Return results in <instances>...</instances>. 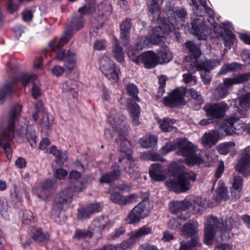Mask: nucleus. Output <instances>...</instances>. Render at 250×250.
<instances>
[{
  "instance_id": "14",
  "label": "nucleus",
  "mask_w": 250,
  "mask_h": 250,
  "mask_svg": "<svg viewBox=\"0 0 250 250\" xmlns=\"http://www.w3.org/2000/svg\"><path fill=\"white\" fill-rule=\"evenodd\" d=\"M229 108L228 104L225 102L216 104H207L204 107L208 117L216 119L223 118Z\"/></svg>"
},
{
  "instance_id": "15",
  "label": "nucleus",
  "mask_w": 250,
  "mask_h": 250,
  "mask_svg": "<svg viewBox=\"0 0 250 250\" xmlns=\"http://www.w3.org/2000/svg\"><path fill=\"white\" fill-rule=\"evenodd\" d=\"M18 81L25 87L30 84H32L31 92L34 99L38 98L42 95L41 83L37 79V75L23 73L21 74Z\"/></svg>"
},
{
  "instance_id": "49",
  "label": "nucleus",
  "mask_w": 250,
  "mask_h": 250,
  "mask_svg": "<svg viewBox=\"0 0 250 250\" xmlns=\"http://www.w3.org/2000/svg\"><path fill=\"white\" fill-rule=\"evenodd\" d=\"M84 20L82 16L74 18L71 23V27L73 30H78L82 28L84 25Z\"/></svg>"
},
{
  "instance_id": "13",
  "label": "nucleus",
  "mask_w": 250,
  "mask_h": 250,
  "mask_svg": "<svg viewBox=\"0 0 250 250\" xmlns=\"http://www.w3.org/2000/svg\"><path fill=\"white\" fill-rule=\"evenodd\" d=\"M127 54L134 62L137 64L141 62L146 68H154L158 64L157 55L152 51H148L139 55L135 50L133 52H128Z\"/></svg>"
},
{
  "instance_id": "37",
  "label": "nucleus",
  "mask_w": 250,
  "mask_h": 250,
  "mask_svg": "<svg viewBox=\"0 0 250 250\" xmlns=\"http://www.w3.org/2000/svg\"><path fill=\"white\" fill-rule=\"evenodd\" d=\"M242 65L240 63L237 62L228 63L224 64L221 68L220 71L218 73L219 75L226 74L229 72L236 71L241 69Z\"/></svg>"
},
{
  "instance_id": "34",
  "label": "nucleus",
  "mask_w": 250,
  "mask_h": 250,
  "mask_svg": "<svg viewBox=\"0 0 250 250\" xmlns=\"http://www.w3.org/2000/svg\"><path fill=\"white\" fill-rule=\"evenodd\" d=\"M128 108L133 123L135 125L139 124L140 108L138 104L136 103H131L128 104Z\"/></svg>"
},
{
  "instance_id": "2",
  "label": "nucleus",
  "mask_w": 250,
  "mask_h": 250,
  "mask_svg": "<svg viewBox=\"0 0 250 250\" xmlns=\"http://www.w3.org/2000/svg\"><path fill=\"white\" fill-rule=\"evenodd\" d=\"M163 0H150L147 4L149 18L151 21L156 22L158 26L152 29L148 37L144 36L140 39L136 44L137 50H142L151 44H159L162 39L170 32V27L165 22V21L159 20L161 11L158 2H162Z\"/></svg>"
},
{
  "instance_id": "57",
  "label": "nucleus",
  "mask_w": 250,
  "mask_h": 250,
  "mask_svg": "<svg viewBox=\"0 0 250 250\" xmlns=\"http://www.w3.org/2000/svg\"><path fill=\"white\" fill-rule=\"evenodd\" d=\"M25 30L26 28L21 25H16L13 28L15 36L18 39L25 34Z\"/></svg>"
},
{
  "instance_id": "23",
  "label": "nucleus",
  "mask_w": 250,
  "mask_h": 250,
  "mask_svg": "<svg viewBox=\"0 0 250 250\" xmlns=\"http://www.w3.org/2000/svg\"><path fill=\"white\" fill-rule=\"evenodd\" d=\"M149 174L151 178L156 181H163L166 178L164 169L162 165L159 163L151 165Z\"/></svg>"
},
{
  "instance_id": "47",
  "label": "nucleus",
  "mask_w": 250,
  "mask_h": 250,
  "mask_svg": "<svg viewBox=\"0 0 250 250\" xmlns=\"http://www.w3.org/2000/svg\"><path fill=\"white\" fill-rule=\"evenodd\" d=\"M235 41L234 34L230 31H228L226 32V36L224 37V45L229 49Z\"/></svg>"
},
{
  "instance_id": "32",
  "label": "nucleus",
  "mask_w": 250,
  "mask_h": 250,
  "mask_svg": "<svg viewBox=\"0 0 250 250\" xmlns=\"http://www.w3.org/2000/svg\"><path fill=\"white\" fill-rule=\"evenodd\" d=\"M134 208L136 209L137 212L140 214V215L142 218H145L148 215L152 208V206L148 201L144 200L139 203Z\"/></svg>"
},
{
  "instance_id": "52",
  "label": "nucleus",
  "mask_w": 250,
  "mask_h": 250,
  "mask_svg": "<svg viewBox=\"0 0 250 250\" xmlns=\"http://www.w3.org/2000/svg\"><path fill=\"white\" fill-rule=\"evenodd\" d=\"M91 215L87 206L78 209L77 217L79 219L83 220L87 219L89 218Z\"/></svg>"
},
{
  "instance_id": "42",
  "label": "nucleus",
  "mask_w": 250,
  "mask_h": 250,
  "mask_svg": "<svg viewBox=\"0 0 250 250\" xmlns=\"http://www.w3.org/2000/svg\"><path fill=\"white\" fill-rule=\"evenodd\" d=\"M126 91L133 99L138 102H141V100L138 96L139 90L137 85L133 83H128L126 85Z\"/></svg>"
},
{
  "instance_id": "4",
  "label": "nucleus",
  "mask_w": 250,
  "mask_h": 250,
  "mask_svg": "<svg viewBox=\"0 0 250 250\" xmlns=\"http://www.w3.org/2000/svg\"><path fill=\"white\" fill-rule=\"evenodd\" d=\"M169 172L174 177H177L176 180H168L166 182V185L170 190L175 192H184L190 188L189 181H195L196 175L191 171H185V167L182 163L178 161L172 162L168 168Z\"/></svg>"
},
{
  "instance_id": "53",
  "label": "nucleus",
  "mask_w": 250,
  "mask_h": 250,
  "mask_svg": "<svg viewBox=\"0 0 250 250\" xmlns=\"http://www.w3.org/2000/svg\"><path fill=\"white\" fill-rule=\"evenodd\" d=\"M110 198L113 202L123 205L125 204V198L119 192H115L111 195Z\"/></svg>"
},
{
  "instance_id": "1",
  "label": "nucleus",
  "mask_w": 250,
  "mask_h": 250,
  "mask_svg": "<svg viewBox=\"0 0 250 250\" xmlns=\"http://www.w3.org/2000/svg\"><path fill=\"white\" fill-rule=\"evenodd\" d=\"M239 220L238 215L234 211L227 215L225 222L222 218L218 219L213 215L208 216L205 225V243L211 245L215 235L218 233L221 240H227L230 230L239 225Z\"/></svg>"
},
{
  "instance_id": "56",
  "label": "nucleus",
  "mask_w": 250,
  "mask_h": 250,
  "mask_svg": "<svg viewBox=\"0 0 250 250\" xmlns=\"http://www.w3.org/2000/svg\"><path fill=\"white\" fill-rule=\"evenodd\" d=\"M97 250H125V244L124 241L121 244L114 247L111 245H108L104 246L102 248Z\"/></svg>"
},
{
  "instance_id": "20",
  "label": "nucleus",
  "mask_w": 250,
  "mask_h": 250,
  "mask_svg": "<svg viewBox=\"0 0 250 250\" xmlns=\"http://www.w3.org/2000/svg\"><path fill=\"white\" fill-rule=\"evenodd\" d=\"M53 186L54 183L51 180L41 182L37 187L35 194L38 198L46 201L51 196Z\"/></svg>"
},
{
  "instance_id": "8",
  "label": "nucleus",
  "mask_w": 250,
  "mask_h": 250,
  "mask_svg": "<svg viewBox=\"0 0 250 250\" xmlns=\"http://www.w3.org/2000/svg\"><path fill=\"white\" fill-rule=\"evenodd\" d=\"M191 97L194 99L200 97V93L192 88L186 87L181 89H176L164 99V104L170 107H177L185 104L184 96Z\"/></svg>"
},
{
  "instance_id": "22",
  "label": "nucleus",
  "mask_w": 250,
  "mask_h": 250,
  "mask_svg": "<svg viewBox=\"0 0 250 250\" xmlns=\"http://www.w3.org/2000/svg\"><path fill=\"white\" fill-rule=\"evenodd\" d=\"M25 128L21 127V130L19 129V135L23 137L25 136L27 141L32 147H34L37 144V135L34 126L32 125H28L26 128V131L24 133Z\"/></svg>"
},
{
  "instance_id": "5",
  "label": "nucleus",
  "mask_w": 250,
  "mask_h": 250,
  "mask_svg": "<svg viewBox=\"0 0 250 250\" xmlns=\"http://www.w3.org/2000/svg\"><path fill=\"white\" fill-rule=\"evenodd\" d=\"M176 150V153L185 157L186 164L188 166L199 165L203 162L201 156L196 154V147L186 139H179L173 142L167 143L161 149V153L166 155Z\"/></svg>"
},
{
  "instance_id": "61",
  "label": "nucleus",
  "mask_w": 250,
  "mask_h": 250,
  "mask_svg": "<svg viewBox=\"0 0 250 250\" xmlns=\"http://www.w3.org/2000/svg\"><path fill=\"white\" fill-rule=\"evenodd\" d=\"M8 210L7 203L4 198L0 197V212L2 215H6Z\"/></svg>"
},
{
  "instance_id": "12",
  "label": "nucleus",
  "mask_w": 250,
  "mask_h": 250,
  "mask_svg": "<svg viewBox=\"0 0 250 250\" xmlns=\"http://www.w3.org/2000/svg\"><path fill=\"white\" fill-rule=\"evenodd\" d=\"M168 19L160 18L159 20H165V22L170 27L171 30L173 29H179L182 27L187 17V12L185 9L179 8L175 10L169 9L167 12Z\"/></svg>"
},
{
  "instance_id": "59",
  "label": "nucleus",
  "mask_w": 250,
  "mask_h": 250,
  "mask_svg": "<svg viewBox=\"0 0 250 250\" xmlns=\"http://www.w3.org/2000/svg\"><path fill=\"white\" fill-rule=\"evenodd\" d=\"M42 119L41 122V125L43 127H49L51 125L52 121L49 119L48 114L46 112L42 113Z\"/></svg>"
},
{
  "instance_id": "58",
  "label": "nucleus",
  "mask_w": 250,
  "mask_h": 250,
  "mask_svg": "<svg viewBox=\"0 0 250 250\" xmlns=\"http://www.w3.org/2000/svg\"><path fill=\"white\" fill-rule=\"evenodd\" d=\"M87 208L91 215L100 211L102 209V207L100 203H93L87 206Z\"/></svg>"
},
{
  "instance_id": "18",
  "label": "nucleus",
  "mask_w": 250,
  "mask_h": 250,
  "mask_svg": "<svg viewBox=\"0 0 250 250\" xmlns=\"http://www.w3.org/2000/svg\"><path fill=\"white\" fill-rule=\"evenodd\" d=\"M73 196V189L72 188H68L62 190L61 193L55 197L54 208L62 210L63 206L67 205L71 202Z\"/></svg>"
},
{
  "instance_id": "6",
  "label": "nucleus",
  "mask_w": 250,
  "mask_h": 250,
  "mask_svg": "<svg viewBox=\"0 0 250 250\" xmlns=\"http://www.w3.org/2000/svg\"><path fill=\"white\" fill-rule=\"evenodd\" d=\"M185 45L189 50V55L185 57V67L188 72L193 73L198 70L210 71L220 64L221 61L219 59L200 61L199 58L201 55V51L199 46L190 41L186 42Z\"/></svg>"
},
{
  "instance_id": "26",
  "label": "nucleus",
  "mask_w": 250,
  "mask_h": 250,
  "mask_svg": "<svg viewBox=\"0 0 250 250\" xmlns=\"http://www.w3.org/2000/svg\"><path fill=\"white\" fill-rule=\"evenodd\" d=\"M218 140V134L214 130L205 133L202 139L203 145L207 148H210L215 145Z\"/></svg>"
},
{
  "instance_id": "29",
  "label": "nucleus",
  "mask_w": 250,
  "mask_h": 250,
  "mask_svg": "<svg viewBox=\"0 0 250 250\" xmlns=\"http://www.w3.org/2000/svg\"><path fill=\"white\" fill-rule=\"evenodd\" d=\"M157 60L158 64L168 62L173 57L172 53L167 47H165L163 49L158 50Z\"/></svg>"
},
{
  "instance_id": "48",
  "label": "nucleus",
  "mask_w": 250,
  "mask_h": 250,
  "mask_svg": "<svg viewBox=\"0 0 250 250\" xmlns=\"http://www.w3.org/2000/svg\"><path fill=\"white\" fill-rule=\"evenodd\" d=\"M194 202L198 206L197 208L196 206L193 207V210L196 212H199L201 210V208H206L207 201L205 198L197 196L195 198Z\"/></svg>"
},
{
  "instance_id": "40",
  "label": "nucleus",
  "mask_w": 250,
  "mask_h": 250,
  "mask_svg": "<svg viewBox=\"0 0 250 250\" xmlns=\"http://www.w3.org/2000/svg\"><path fill=\"white\" fill-rule=\"evenodd\" d=\"M175 121L168 118H164L160 123V127L164 132H169L176 130V128L173 126Z\"/></svg>"
},
{
  "instance_id": "35",
  "label": "nucleus",
  "mask_w": 250,
  "mask_h": 250,
  "mask_svg": "<svg viewBox=\"0 0 250 250\" xmlns=\"http://www.w3.org/2000/svg\"><path fill=\"white\" fill-rule=\"evenodd\" d=\"M107 218L101 216L95 219L91 223L90 228L96 231L103 230L107 223Z\"/></svg>"
},
{
  "instance_id": "62",
  "label": "nucleus",
  "mask_w": 250,
  "mask_h": 250,
  "mask_svg": "<svg viewBox=\"0 0 250 250\" xmlns=\"http://www.w3.org/2000/svg\"><path fill=\"white\" fill-rule=\"evenodd\" d=\"M33 220V215L30 210H25L22 212V220L25 224H28Z\"/></svg>"
},
{
  "instance_id": "41",
  "label": "nucleus",
  "mask_w": 250,
  "mask_h": 250,
  "mask_svg": "<svg viewBox=\"0 0 250 250\" xmlns=\"http://www.w3.org/2000/svg\"><path fill=\"white\" fill-rule=\"evenodd\" d=\"M199 245L198 237H194L188 243L182 241L180 243L179 250H193L194 247H198Z\"/></svg>"
},
{
  "instance_id": "45",
  "label": "nucleus",
  "mask_w": 250,
  "mask_h": 250,
  "mask_svg": "<svg viewBox=\"0 0 250 250\" xmlns=\"http://www.w3.org/2000/svg\"><path fill=\"white\" fill-rule=\"evenodd\" d=\"M93 233L86 229H77L73 235V238L77 239H84L92 237Z\"/></svg>"
},
{
  "instance_id": "25",
  "label": "nucleus",
  "mask_w": 250,
  "mask_h": 250,
  "mask_svg": "<svg viewBox=\"0 0 250 250\" xmlns=\"http://www.w3.org/2000/svg\"><path fill=\"white\" fill-rule=\"evenodd\" d=\"M110 15V12L108 10L106 11L104 13H102L101 15L98 16L97 19H95V20L97 21L98 24L95 25L94 24L92 25V27L90 29V33H92L93 36L94 35V34L96 36H100L102 33L101 31V28Z\"/></svg>"
},
{
  "instance_id": "60",
  "label": "nucleus",
  "mask_w": 250,
  "mask_h": 250,
  "mask_svg": "<svg viewBox=\"0 0 250 250\" xmlns=\"http://www.w3.org/2000/svg\"><path fill=\"white\" fill-rule=\"evenodd\" d=\"M243 186V181L240 176H235L233 181L232 188L235 189H242Z\"/></svg>"
},
{
  "instance_id": "7",
  "label": "nucleus",
  "mask_w": 250,
  "mask_h": 250,
  "mask_svg": "<svg viewBox=\"0 0 250 250\" xmlns=\"http://www.w3.org/2000/svg\"><path fill=\"white\" fill-rule=\"evenodd\" d=\"M21 106L20 104L14 105L9 114L7 126L0 131V155L4 150L8 160L12 159L13 150L11 143L14 137V126L16 121L20 116Z\"/></svg>"
},
{
  "instance_id": "38",
  "label": "nucleus",
  "mask_w": 250,
  "mask_h": 250,
  "mask_svg": "<svg viewBox=\"0 0 250 250\" xmlns=\"http://www.w3.org/2000/svg\"><path fill=\"white\" fill-rule=\"evenodd\" d=\"M235 146L234 143L228 142L220 144L217 147L218 152L222 155H226L232 151Z\"/></svg>"
},
{
  "instance_id": "31",
  "label": "nucleus",
  "mask_w": 250,
  "mask_h": 250,
  "mask_svg": "<svg viewBox=\"0 0 250 250\" xmlns=\"http://www.w3.org/2000/svg\"><path fill=\"white\" fill-rule=\"evenodd\" d=\"M121 176L120 170H114L111 172L105 173L103 174L100 178L101 183H110L117 180Z\"/></svg>"
},
{
  "instance_id": "50",
  "label": "nucleus",
  "mask_w": 250,
  "mask_h": 250,
  "mask_svg": "<svg viewBox=\"0 0 250 250\" xmlns=\"http://www.w3.org/2000/svg\"><path fill=\"white\" fill-rule=\"evenodd\" d=\"M143 157L146 159H149L153 161H162L165 162L166 160L164 158H162L161 156L155 152H147L144 153L143 154Z\"/></svg>"
},
{
  "instance_id": "24",
  "label": "nucleus",
  "mask_w": 250,
  "mask_h": 250,
  "mask_svg": "<svg viewBox=\"0 0 250 250\" xmlns=\"http://www.w3.org/2000/svg\"><path fill=\"white\" fill-rule=\"evenodd\" d=\"M182 234L186 237L195 236L198 231V223L196 220H190L181 229Z\"/></svg>"
},
{
  "instance_id": "55",
  "label": "nucleus",
  "mask_w": 250,
  "mask_h": 250,
  "mask_svg": "<svg viewBox=\"0 0 250 250\" xmlns=\"http://www.w3.org/2000/svg\"><path fill=\"white\" fill-rule=\"evenodd\" d=\"M200 71V74L202 80L205 84H208L210 83L211 77L210 71L206 70H198Z\"/></svg>"
},
{
  "instance_id": "43",
  "label": "nucleus",
  "mask_w": 250,
  "mask_h": 250,
  "mask_svg": "<svg viewBox=\"0 0 250 250\" xmlns=\"http://www.w3.org/2000/svg\"><path fill=\"white\" fill-rule=\"evenodd\" d=\"M132 151L131 149L126 150V159H127L130 162L128 172L130 174H137L138 172V167L136 164L132 159Z\"/></svg>"
},
{
  "instance_id": "30",
  "label": "nucleus",
  "mask_w": 250,
  "mask_h": 250,
  "mask_svg": "<svg viewBox=\"0 0 250 250\" xmlns=\"http://www.w3.org/2000/svg\"><path fill=\"white\" fill-rule=\"evenodd\" d=\"M115 43L112 48V52L114 59L118 62H124V52L123 47L120 44L117 39L114 38Z\"/></svg>"
},
{
  "instance_id": "16",
  "label": "nucleus",
  "mask_w": 250,
  "mask_h": 250,
  "mask_svg": "<svg viewBox=\"0 0 250 250\" xmlns=\"http://www.w3.org/2000/svg\"><path fill=\"white\" fill-rule=\"evenodd\" d=\"M55 59L57 61H64L65 67L69 71L74 70L77 68L78 58L74 51L70 50L60 51Z\"/></svg>"
},
{
  "instance_id": "51",
  "label": "nucleus",
  "mask_w": 250,
  "mask_h": 250,
  "mask_svg": "<svg viewBox=\"0 0 250 250\" xmlns=\"http://www.w3.org/2000/svg\"><path fill=\"white\" fill-rule=\"evenodd\" d=\"M128 218L129 220V223L136 224L139 222L142 217L140 215V214L137 212L136 209L133 208L128 215Z\"/></svg>"
},
{
  "instance_id": "19",
  "label": "nucleus",
  "mask_w": 250,
  "mask_h": 250,
  "mask_svg": "<svg viewBox=\"0 0 250 250\" xmlns=\"http://www.w3.org/2000/svg\"><path fill=\"white\" fill-rule=\"evenodd\" d=\"M152 233V228L148 226H144L128 234L129 239L126 242V250L131 248L140 238Z\"/></svg>"
},
{
  "instance_id": "39",
  "label": "nucleus",
  "mask_w": 250,
  "mask_h": 250,
  "mask_svg": "<svg viewBox=\"0 0 250 250\" xmlns=\"http://www.w3.org/2000/svg\"><path fill=\"white\" fill-rule=\"evenodd\" d=\"M63 90L71 93L73 97L77 95V82L73 80L66 81L62 85Z\"/></svg>"
},
{
  "instance_id": "11",
  "label": "nucleus",
  "mask_w": 250,
  "mask_h": 250,
  "mask_svg": "<svg viewBox=\"0 0 250 250\" xmlns=\"http://www.w3.org/2000/svg\"><path fill=\"white\" fill-rule=\"evenodd\" d=\"M99 68L104 76L112 83H117L119 75L115 68L114 62L108 53H104L99 60Z\"/></svg>"
},
{
  "instance_id": "44",
  "label": "nucleus",
  "mask_w": 250,
  "mask_h": 250,
  "mask_svg": "<svg viewBox=\"0 0 250 250\" xmlns=\"http://www.w3.org/2000/svg\"><path fill=\"white\" fill-rule=\"evenodd\" d=\"M35 233L32 235V238L36 241L42 242L48 239L49 236L47 233L42 232L41 229H35Z\"/></svg>"
},
{
  "instance_id": "10",
  "label": "nucleus",
  "mask_w": 250,
  "mask_h": 250,
  "mask_svg": "<svg viewBox=\"0 0 250 250\" xmlns=\"http://www.w3.org/2000/svg\"><path fill=\"white\" fill-rule=\"evenodd\" d=\"M250 79V73L242 74L233 78L224 79L223 83L219 84L214 91V99L220 100L224 98L229 94V91L233 84L241 83Z\"/></svg>"
},
{
  "instance_id": "27",
  "label": "nucleus",
  "mask_w": 250,
  "mask_h": 250,
  "mask_svg": "<svg viewBox=\"0 0 250 250\" xmlns=\"http://www.w3.org/2000/svg\"><path fill=\"white\" fill-rule=\"evenodd\" d=\"M213 199L219 202L228 199L227 189L225 186L224 183L220 181L218 182L215 193L213 195Z\"/></svg>"
},
{
  "instance_id": "9",
  "label": "nucleus",
  "mask_w": 250,
  "mask_h": 250,
  "mask_svg": "<svg viewBox=\"0 0 250 250\" xmlns=\"http://www.w3.org/2000/svg\"><path fill=\"white\" fill-rule=\"evenodd\" d=\"M236 108L237 112L235 113V116H232L226 119L222 126L223 130L228 135L238 134L245 129V125L240 118L246 117L247 113L238 107Z\"/></svg>"
},
{
  "instance_id": "63",
  "label": "nucleus",
  "mask_w": 250,
  "mask_h": 250,
  "mask_svg": "<svg viewBox=\"0 0 250 250\" xmlns=\"http://www.w3.org/2000/svg\"><path fill=\"white\" fill-rule=\"evenodd\" d=\"M180 219L177 220L174 218H171L169 219L168 222V227L173 229H177L180 228Z\"/></svg>"
},
{
  "instance_id": "64",
  "label": "nucleus",
  "mask_w": 250,
  "mask_h": 250,
  "mask_svg": "<svg viewBox=\"0 0 250 250\" xmlns=\"http://www.w3.org/2000/svg\"><path fill=\"white\" fill-rule=\"evenodd\" d=\"M234 247L232 245L227 243H220L214 249V250H233Z\"/></svg>"
},
{
  "instance_id": "54",
  "label": "nucleus",
  "mask_w": 250,
  "mask_h": 250,
  "mask_svg": "<svg viewBox=\"0 0 250 250\" xmlns=\"http://www.w3.org/2000/svg\"><path fill=\"white\" fill-rule=\"evenodd\" d=\"M224 171V165L223 161H221L219 163L217 169L215 171V173L214 176V183H215L217 180L220 178Z\"/></svg>"
},
{
  "instance_id": "17",
  "label": "nucleus",
  "mask_w": 250,
  "mask_h": 250,
  "mask_svg": "<svg viewBox=\"0 0 250 250\" xmlns=\"http://www.w3.org/2000/svg\"><path fill=\"white\" fill-rule=\"evenodd\" d=\"M236 170L242 174L248 173L250 171V147H247L241 151L240 159L236 166Z\"/></svg>"
},
{
  "instance_id": "28",
  "label": "nucleus",
  "mask_w": 250,
  "mask_h": 250,
  "mask_svg": "<svg viewBox=\"0 0 250 250\" xmlns=\"http://www.w3.org/2000/svg\"><path fill=\"white\" fill-rule=\"evenodd\" d=\"M191 205L189 199L186 198L184 201L173 202L171 203L170 207L172 213L176 214L182 210H185Z\"/></svg>"
},
{
  "instance_id": "36",
  "label": "nucleus",
  "mask_w": 250,
  "mask_h": 250,
  "mask_svg": "<svg viewBox=\"0 0 250 250\" xmlns=\"http://www.w3.org/2000/svg\"><path fill=\"white\" fill-rule=\"evenodd\" d=\"M140 144L144 148L153 147L157 144V138L152 135H146L140 139Z\"/></svg>"
},
{
  "instance_id": "21",
  "label": "nucleus",
  "mask_w": 250,
  "mask_h": 250,
  "mask_svg": "<svg viewBox=\"0 0 250 250\" xmlns=\"http://www.w3.org/2000/svg\"><path fill=\"white\" fill-rule=\"evenodd\" d=\"M71 38V32L67 31L61 38L56 39L51 41L49 43V47L52 51L56 52L58 54L59 51L62 50H61V48H62L65 44L67 43Z\"/></svg>"
},
{
  "instance_id": "33",
  "label": "nucleus",
  "mask_w": 250,
  "mask_h": 250,
  "mask_svg": "<svg viewBox=\"0 0 250 250\" xmlns=\"http://www.w3.org/2000/svg\"><path fill=\"white\" fill-rule=\"evenodd\" d=\"M18 82L17 79H14L11 82L6 83L0 90V104L3 103L7 95L14 91L15 89L13 85Z\"/></svg>"
},
{
  "instance_id": "3",
  "label": "nucleus",
  "mask_w": 250,
  "mask_h": 250,
  "mask_svg": "<svg viewBox=\"0 0 250 250\" xmlns=\"http://www.w3.org/2000/svg\"><path fill=\"white\" fill-rule=\"evenodd\" d=\"M189 3L194 14L200 18H195L191 22V33L200 40L207 39L211 35L212 30L208 28L203 18L208 15L210 19L214 18V12L207 4L206 0H190Z\"/></svg>"
},
{
  "instance_id": "46",
  "label": "nucleus",
  "mask_w": 250,
  "mask_h": 250,
  "mask_svg": "<svg viewBox=\"0 0 250 250\" xmlns=\"http://www.w3.org/2000/svg\"><path fill=\"white\" fill-rule=\"evenodd\" d=\"M239 104L245 110L250 109V92L248 93L239 98Z\"/></svg>"
}]
</instances>
